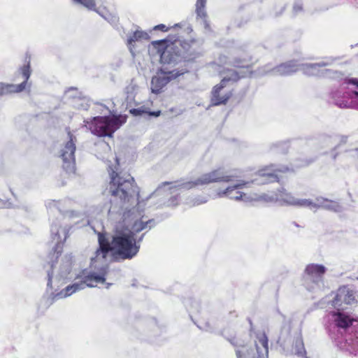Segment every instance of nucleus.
<instances>
[{
  "label": "nucleus",
  "mask_w": 358,
  "mask_h": 358,
  "mask_svg": "<svg viewBox=\"0 0 358 358\" xmlns=\"http://www.w3.org/2000/svg\"><path fill=\"white\" fill-rule=\"evenodd\" d=\"M136 85H134V84H131L129 85L128 87H127L126 90H127V92L129 94L130 93V96L131 98H133V92L136 90ZM128 97H129V95H128Z\"/></svg>",
  "instance_id": "obj_32"
},
{
  "label": "nucleus",
  "mask_w": 358,
  "mask_h": 358,
  "mask_svg": "<svg viewBox=\"0 0 358 358\" xmlns=\"http://www.w3.org/2000/svg\"><path fill=\"white\" fill-rule=\"evenodd\" d=\"M248 182H238L233 186H229L224 190L219 191L217 192V196L218 197L227 196L236 201L242 200L244 202H251L253 201L262 200L268 201L272 200L271 198L267 199V196L266 194H263L259 196H255V197H252L250 196H247L245 194H243L238 190L241 189Z\"/></svg>",
  "instance_id": "obj_10"
},
{
  "label": "nucleus",
  "mask_w": 358,
  "mask_h": 358,
  "mask_svg": "<svg viewBox=\"0 0 358 358\" xmlns=\"http://www.w3.org/2000/svg\"><path fill=\"white\" fill-rule=\"evenodd\" d=\"M293 352L298 355L299 357H301L302 358H305L306 350L303 346V343L301 337H297L295 340L294 346L293 347Z\"/></svg>",
  "instance_id": "obj_26"
},
{
  "label": "nucleus",
  "mask_w": 358,
  "mask_h": 358,
  "mask_svg": "<svg viewBox=\"0 0 358 358\" xmlns=\"http://www.w3.org/2000/svg\"><path fill=\"white\" fill-rule=\"evenodd\" d=\"M248 322L250 325V332H252L253 331V324H252V320L250 318H248Z\"/></svg>",
  "instance_id": "obj_40"
},
{
  "label": "nucleus",
  "mask_w": 358,
  "mask_h": 358,
  "mask_svg": "<svg viewBox=\"0 0 358 358\" xmlns=\"http://www.w3.org/2000/svg\"><path fill=\"white\" fill-rule=\"evenodd\" d=\"M78 3L82 4L89 10H96L95 0H74Z\"/></svg>",
  "instance_id": "obj_29"
},
{
  "label": "nucleus",
  "mask_w": 358,
  "mask_h": 358,
  "mask_svg": "<svg viewBox=\"0 0 358 358\" xmlns=\"http://www.w3.org/2000/svg\"><path fill=\"white\" fill-rule=\"evenodd\" d=\"M337 346L343 351L350 354L355 353L358 351V338H353L352 336H348L345 338H337L336 340Z\"/></svg>",
  "instance_id": "obj_19"
},
{
  "label": "nucleus",
  "mask_w": 358,
  "mask_h": 358,
  "mask_svg": "<svg viewBox=\"0 0 358 358\" xmlns=\"http://www.w3.org/2000/svg\"><path fill=\"white\" fill-rule=\"evenodd\" d=\"M48 277H49V282H50L52 277V273H48Z\"/></svg>",
  "instance_id": "obj_42"
},
{
  "label": "nucleus",
  "mask_w": 358,
  "mask_h": 358,
  "mask_svg": "<svg viewBox=\"0 0 358 358\" xmlns=\"http://www.w3.org/2000/svg\"><path fill=\"white\" fill-rule=\"evenodd\" d=\"M281 201H284L287 204L299 206V207H308L311 204V200L310 199H300L293 196L291 194L282 192L280 199Z\"/></svg>",
  "instance_id": "obj_22"
},
{
  "label": "nucleus",
  "mask_w": 358,
  "mask_h": 358,
  "mask_svg": "<svg viewBox=\"0 0 358 358\" xmlns=\"http://www.w3.org/2000/svg\"><path fill=\"white\" fill-rule=\"evenodd\" d=\"M123 217L124 223L127 224L126 227H128L132 232L134 237L136 233L147 228L150 229L151 226H148V224L154 223L153 220H143V216L137 212L136 208L125 211Z\"/></svg>",
  "instance_id": "obj_9"
},
{
  "label": "nucleus",
  "mask_w": 358,
  "mask_h": 358,
  "mask_svg": "<svg viewBox=\"0 0 358 358\" xmlns=\"http://www.w3.org/2000/svg\"><path fill=\"white\" fill-rule=\"evenodd\" d=\"M161 112L159 110L158 111H156V112H150L149 113V115H152V116H155V117H158L159 116Z\"/></svg>",
  "instance_id": "obj_38"
},
{
  "label": "nucleus",
  "mask_w": 358,
  "mask_h": 358,
  "mask_svg": "<svg viewBox=\"0 0 358 358\" xmlns=\"http://www.w3.org/2000/svg\"><path fill=\"white\" fill-rule=\"evenodd\" d=\"M98 238L99 248L91 258L90 269L83 270L79 275V282L67 286L55 295V298H65L86 287H95L98 283L104 282L108 273L107 256L110 252L121 259H131L139 251L140 245L128 227H117L111 239L101 233Z\"/></svg>",
  "instance_id": "obj_1"
},
{
  "label": "nucleus",
  "mask_w": 358,
  "mask_h": 358,
  "mask_svg": "<svg viewBox=\"0 0 358 358\" xmlns=\"http://www.w3.org/2000/svg\"><path fill=\"white\" fill-rule=\"evenodd\" d=\"M154 29H155V30H161V31H167V29L166 28V26L164 24H162L155 26Z\"/></svg>",
  "instance_id": "obj_34"
},
{
  "label": "nucleus",
  "mask_w": 358,
  "mask_h": 358,
  "mask_svg": "<svg viewBox=\"0 0 358 358\" xmlns=\"http://www.w3.org/2000/svg\"><path fill=\"white\" fill-rule=\"evenodd\" d=\"M69 140L61 150L60 157L62 159V168L69 174L74 173L76 171L75 151L76 149V136L67 131Z\"/></svg>",
  "instance_id": "obj_7"
},
{
  "label": "nucleus",
  "mask_w": 358,
  "mask_h": 358,
  "mask_svg": "<svg viewBox=\"0 0 358 358\" xmlns=\"http://www.w3.org/2000/svg\"><path fill=\"white\" fill-rule=\"evenodd\" d=\"M327 268L322 264H310L305 269L304 280L306 282H313L315 284L322 280Z\"/></svg>",
  "instance_id": "obj_14"
},
{
  "label": "nucleus",
  "mask_w": 358,
  "mask_h": 358,
  "mask_svg": "<svg viewBox=\"0 0 358 358\" xmlns=\"http://www.w3.org/2000/svg\"><path fill=\"white\" fill-rule=\"evenodd\" d=\"M166 41H155L152 42V45L158 49L160 53V61L162 64H171L175 62V57L171 55V47L165 46Z\"/></svg>",
  "instance_id": "obj_17"
},
{
  "label": "nucleus",
  "mask_w": 358,
  "mask_h": 358,
  "mask_svg": "<svg viewBox=\"0 0 358 358\" xmlns=\"http://www.w3.org/2000/svg\"><path fill=\"white\" fill-rule=\"evenodd\" d=\"M206 0H196V11L198 16L201 18H206L207 16L205 10Z\"/></svg>",
  "instance_id": "obj_28"
},
{
  "label": "nucleus",
  "mask_w": 358,
  "mask_h": 358,
  "mask_svg": "<svg viewBox=\"0 0 358 358\" xmlns=\"http://www.w3.org/2000/svg\"><path fill=\"white\" fill-rule=\"evenodd\" d=\"M302 10V6L301 4L300 3H296L294 6V11L295 13H297L299 11H301Z\"/></svg>",
  "instance_id": "obj_35"
},
{
  "label": "nucleus",
  "mask_w": 358,
  "mask_h": 358,
  "mask_svg": "<svg viewBox=\"0 0 358 358\" xmlns=\"http://www.w3.org/2000/svg\"><path fill=\"white\" fill-rule=\"evenodd\" d=\"M240 78L236 71H232L231 76L224 77L220 84L215 85L212 90L211 103L214 106L225 104L232 95L231 92L226 93L223 96L220 95V92L226 86L228 81H237Z\"/></svg>",
  "instance_id": "obj_13"
},
{
  "label": "nucleus",
  "mask_w": 358,
  "mask_h": 358,
  "mask_svg": "<svg viewBox=\"0 0 358 358\" xmlns=\"http://www.w3.org/2000/svg\"><path fill=\"white\" fill-rule=\"evenodd\" d=\"M52 238L55 242V252L57 257L62 251V243L64 242L67 238V232L65 228L55 225L51 229Z\"/></svg>",
  "instance_id": "obj_20"
},
{
  "label": "nucleus",
  "mask_w": 358,
  "mask_h": 358,
  "mask_svg": "<svg viewBox=\"0 0 358 358\" xmlns=\"http://www.w3.org/2000/svg\"><path fill=\"white\" fill-rule=\"evenodd\" d=\"M332 138L334 144V150H336L338 147L347 143L348 137L345 135L334 134H332Z\"/></svg>",
  "instance_id": "obj_27"
},
{
  "label": "nucleus",
  "mask_w": 358,
  "mask_h": 358,
  "mask_svg": "<svg viewBox=\"0 0 358 358\" xmlns=\"http://www.w3.org/2000/svg\"><path fill=\"white\" fill-rule=\"evenodd\" d=\"M184 72L170 71L166 67H162L157 75L152 77L151 80V91L152 93L159 94L163 87L168 84L172 79L183 74Z\"/></svg>",
  "instance_id": "obj_12"
},
{
  "label": "nucleus",
  "mask_w": 358,
  "mask_h": 358,
  "mask_svg": "<svg viewBox=\"0 0 358 358\" xmlns=\"http://www.w3.org/2000/svg\"><path fill=\"white\" fill-rule=\"evenodd\" d=\"M115 21H116V17H113V20H112V22H115Z\"/></svg>",
  "instance_id": "obj_43"
},
{
  "label": "nucleus",
  "mask_w": 358,
  "mask_h": 358,
  "mask_svg": "<svg viewBox=\"0 0 358 358\" xmlns=\"http://www.w3.org/2000/svg\"><path fill=\"white\" fill-rule=\"evenodd\" d=\"M30 62L31 56L29 54H26L24 55V64L19 70L24 80L19 85L0 83V96L20 92L25 89L27 80L31 74Z\"/></svg>",
  "instance_id": "obj_8"
},
{
  "label": "nucleus",
  "mask_w": 358,
  "mask_h": 358,
  "mask_svg": "<svg viewBox=\"0 0 358 358\" xmlns=\"http://www.w3.org/2000/svg\"><path fill=\"white\" fill-rule=\"evenodd\" d=\"M259 175L261 177V181L259 184H264L265 182H275L278 180V176L274 173L267 172L266 170H261L259 171Z\"/></svg>",
  "instance_id": "obj_25"
},
{
  "label": "nucleus",
  "mask_w": 358,
  "mask_h": 358,
  "mask_svg": "<svg viewBox=\"0 0 358 358\" xmlns=\"http://www.w3.org/2000/svg\"><path fill=\"white\" fill-rule=\"evenodd\" d=\"M316 143L317 145L322 148H333V150H334V144L332 138V134H322L320 135L316 141Z\"/></svg>",
  "instance_id": "obj_24"
},
{
  "label": "nucleus",
  "mask_w": 358,
  "mask_h": 358,
  "mask_svg": "<svg viewBox=\"0 0 358 358\" xmlns=\"http://www.w3.org/2000/svg\"><path fill=\"white\" fill-rule=\"evenodd\" d=\"M207 201V199L203 196H196L194 199L190 200L187 203L190 206H197L204 203Z\"/></svg>",
  "instance_id": "obj_30"
},
{
  "label": "nucleus",
  "mask_w": 358,
  "mask_h": 358,
  "mask_svg": "<svg viewBox=\"0 0 358 358\" xmlns=\"http://www.w3.org/2000/svg\"><path fill=\"white\" fill-rule=\"evenodd\" d=\"M305 358H307V357H305Z\"/></svg>",
  "instance_id": "obj_45"
},
{
  "label": "nucleus",
  "mask_w": 358,
  "mask_h": 358,
  "mask_svg": "<svg viewBox=\"0 0 358 358\" xmlns=\"http://www.w3.org/2000/svg\"><path fill=\"white\" fill-rule=\"evenodd\" d=\"M298 71H299V64L291 61L276 66L272 70V73L278 76H289Z\"/></svg>",
  "instance_id": "obj_21"
},
{
  "label": "nucleus",
  "mask_w": 358,
  "mask_h": 358,
  "mask_svg": "<svg viewBox=\"0 0 358 358\" xmlns=\"http://www.w3.org/2000/svg\"><path fill=\"white\" fill-rule=\"evenodd\" d=\"M255 341L256 354L253 350H249L245 348V342L239 338L233 337L228 338L229 341L236 348H241L236 350L238 358H268V338L264 334H260L257 337Z\"/></svg>",
  "instance_id": "obj_5"
},
{
  "label": "nucleus",
  "mask_w": 358,
  "mask_h": 358,
  "mask_svg": "<svg viewBox=\"0 0 358 358\" xmlns=\"http://www.w3.org/2000/svg\"><path fill=\"white\" fill-rule=\"evenodd\" d=\"M234 180L232 175L227 174L222 168L215 169L209 173L201 175L199 178L194 181H189L183 183L182 186L186 189H189L196 186L206 185L210 183L220 182H231Z\"/></svg>",
  "instance_id": "obj_6"
},
{
  "label": "nucleus",
  "mask_w": 358,
  "mask_h": 358,
  "mask_svg": "<svg viewBox=\"0 0 358 358\" xmlns=\"http://www.w3.org/2000/svg\"><path fill=\"white\" fill-rule=\"evenodd\" d=\"M115 160L117 166L108 169L110 180L106 190L115 199L120 201V208L127 210V204L135 203L138 200L139 192L129 174L117 171L118 159L115 158Z\"/></svg>",
  "instance_id": "obj_2"
},
{
  "label": "nucleus",
  "mask_w": 358,
  "mask_h": 358,
  "mask_svg": "<svg viewBox=\"0 0 358 358\" xmlns=\"http://www.w3.org/2000/svg\"><path fill=\"white\" fill-rule=\"evenodd\" d=\"M358 302V296L348 287H340L336 293L332 305L336 308V311L328 313L325 317L326 323L329 328H338L345 331L352 325L353 320L350 316L341 312L343 303L352 305Z\"/></svg>",
  "instance_id": "obj_3"
},
{
  "label": "nucleus",
  "mask_w": 358,
  "mask_h": 358,
  "mask_svg": "<svg viewBox=\"0 0 358 358\" xmlns=\"http://www.w3.org/2000/svg\"><path fill=\"white\" fill-rule=\"evenodd\" d=\"M313 161V159L305 161V162H303L302 163L299 164L298 166H306V165H308L310 163H311Z\"/></svg>",
  "instance_id": "obj_37"
},
{
  "label": "nucleus",
  "mask_w": 358,
  "mask_h": 358,
  "mask_svg": "<svg viewBox=\"0 0 358 358\" xmlns=\"http://www.w3.org/2000/svg\"><path fill=\"white\" fill-rule=\"evenodd\" d=\"M345 83L348 85V92L343 94L342 98L338 92L334 94L333 98L335 104L340 108H350L353 106V99L358 98V78L348 79Z\"/></svg>",
  "instance_id": "obj_11"
},
{
  "label": "nucleus",
  "mask_w": 358,
  "mask_h": 358,
  "mask_svg": "<svg viewBox=\"0 0 358 358\" xmlns=\"http://www.w3.org/2000/svg\"><path fill=\"white\" fill-rule=\"evenodd\" d=\"M66 96L71 99V104L77 109L87 110L90 107V100L87 97L78 91L75 87H71L66 91Z\"/></svg>",
  "instance_id": "obj_15"
},
{
  "label": "nucleus",
  "mask_w": 358,
  "mask_h": 358,
  "mask_svg": "<svg viewBox=\"0 0 358 358\" xmlns=\"http://www.w3.org/2000/svg\"><path fill=\"white\" fill-rule=\"evenodd\" d=\"M130 113L134 116L142 115L143 114L148 113V112L143 107L138 108H133L130 110Z\"/></svg>",
  "instance_id": "obj_31"
},
{
  "label": "nucleus",
  "mask_w": 358,
  "mask_h": 358,
  "mask_svg": "<svg viewBox=\"0 0 358 358\" xmlns=\"http://www.w3.org/2000/svg\"><path fill=\"white\" fill-rule=\"evenodd\" d=\"M178 196H173L172 198L170 199L169 200V205L170 206H176L178 205Z\"/></svg>",
  "instance_id": "obj_33"
},
{
  "label": "nucleus",
  "mask_w": 358,
  "mask_h": 358,
  "mask_svg": "<svg viewBox=\"0 0 358 358\" xmlns=\"http://www.w3.org/2000/svg\"><path fill=\"white\" fill-rule=\"evenodd\" d=\"M332 57L327 58L326 61L315 64H299V71H301L307 76H322L323 70L320 69L332 64L334 62Z\"/></svg>",
  "instance_id": "obj_16"
},
{
  "label": "nucleus",
  "mask_w": 358,
  "mask_h": 358,
  "mask_svg": "<svg viewBox=\"0 0 358 358\" xmlns=\"http://www.w3.org/2000/svg\"><path fill=\"white\" fill-rule=\"evenodd\" d=\"M183 183H184V182L180 183V185H178V187H179L180 189H185V188L182 186V185ZM175 187H177V185H175Z\"/></svg>",
  "instance_id": "obj_41"
},
{
  "label": "nucleus",
  "mask_w": 358,
  "mask_h": 358,
  "mask_svg": "<svg viewBox=\"0 0 358 358\" xmlns=\"http://www.w3.org/2000/svg\"><path fill=\"white\" fill-rule=\"evenodd\" d=\"M150 36L148 34L142 31H136L127 38V45L131 51V47L134 45L135 42L142 41L143 40L148 41Z\"/></svg>",
  "instance_id": "obj_23"
},
{
  "label": "nucleus",
  "mask_w": 358,
  "mask_h": 358,
  "mask_svg": "<svg viewBox=\"0 0 358 358\" xmlns=\"http://www.w3.org/2000/svg\"><path fill=\"white\" fill-rule=\"evenodd\" d=\"M234 65L236 67H244L245 65L243 64H242L241 62L239 61H234Z\"/></svg>",
  "instance_id": "obj_36"
},
{
  "label": "nucleus",
  "mask_w": 358,
  "mask_h": 358,
  "mask_svg": "<svg viewBox=\"0 0 358 358\" xmlns=\"http://www.w3.org/2000/svg\"><path fill=\"white\" fill-rule=\"evenodd\" d=\"M288 169L287 168H283V169H272L273 171L275 172V171H280V172H283V171H287Z\"/></svg>",
  "instance_id": "obj_39"
},
{
  "label": "nucleus",
  "mask_w": 358,
  "mask_h": 358,
  "mask_svg": "<svg viewBox=\"0 0 358 358\" xmlns=\"http://www.w3.org/2000/svg\"><path fill=\"white\" fill-rule=\"evenodd\" d=\"M310 208H324L334 212H340L342 210V206L335 201L329 200L323 197L316 198V202L314 203L311 201V204L308 206Z\"/></svg>",
  "instance_id": "obj_18"
},
{
  "label": "nucleus",
  "mask_w": 358,
  "mask_h": 358,
  "mask_svg": "<svg viewBox=\"0 0 358 358\" xmlns=\"http://www.w3.org/2000/svg\"><path fill=\"white\" fill-rule=\"evenodd\" d=\"M103 146H104V147H106V148H108V144H106V143H104V144H103Z\"/></svg>",
  "instance_id": "obj_44"
},
{
  "label": "nucleus",
  "mask_w": 358,
  "mask_h": 358,
  "mask_svg": "<svg viewBox=\"0 0 358 358\" xmlns=\"http://www.w3.org/2000/svg\"><path fill=\"white\" fill-rule=\"evenodd\" d=\"M126 122L124 116H97L93 117L92 121H84L85 126L91 132L100 137H111L113 134Z\"/></svg>",
  "instance_id": "obj_4"
}]
</instances>
